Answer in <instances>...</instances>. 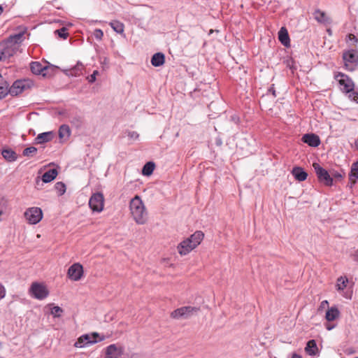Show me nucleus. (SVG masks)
<instances>
[{
    "instance_id": "obj_1",
    "label": "nucleus",
    "mask_w": 358,
    "mask_h": 358,
    "mask_svg": "<svg viewBox=\"0 0 358 358\" xmlns=\"http://www.w3.org/2000/svg\"><path fill=\"white\" fill-rule=\"evenodd\" d=\"M23 36L24 33H18L0 43V61L9 59L17 52L23 41Z\"/></svg>"
},
{
    "instance_id": "obj_2",
    "label": "nucleus",
    "mask_w": 358,
    "mask_h": 358,
    "mask_svg": "<svg viewBox=\"0 0 358 358\" xmlns=\"http://www.w3.org/2000/svg\"><path fill=\"white\" fill-rule=\"evenodd\" d=\"M130 214L137 224L143 225L148 222L147 208L138 195H136L129 202Z\"/></svg>"
},
{
    "instance_id": "obj_3",
    "label": "nucleus",
    "mask_w": 358,
    "mask_h": 358,
    "mask_svg": "<svg viewBox=\"0 0 358 358\" xmlns=\"http://www.w3.org/2000/svg\"><path fill=\"white\" fill-rule=\"evenodd\" d=\"M204 238V234L201 231H196L189 237L182 241L177 246L178 252L181 256L188 255L199 245Z\"/></svg>"
},
{
    "instance_id": "obj_4",
    "label": "nucleus",
    "mask_w": 358,
    "mask_h": 358,
    "mask_svg": "<svg viewBox=\"0 0 358 358\" xmlns=\"http://www.w3.org/2000/svg\"><path fill=\"white\" fill-rule=\"evenodd\" d=\"M104 340L103 336H100L98 333L94 332L91 334H84L81 336L75 343L76 348H83L87 345L94 344L99 341Z\"/></svg>"
},
{
    "instance_id": "obj_5",
    "label": "nucleus",
    "mask_w": 358,
    "mask_h": 358,
    "mask_svg": "<svg viewBox=\"0 0 358 358\" xmlns=\"http://www.w3.org/2000/svg\"><path fill=\"white\" fill-rule=\"evenodd\" d=\"M24 216L29 224H36L43 219V214L40 208L31 207L25 210Z\"/></svg>"
},
{
    "instance_id": "obj_6",
    "label": "nucleus",
    "mask_w": 358,
    "mask_h": 358,
    "mask_svg": "<svg viewBox=\"0 0 358 358\" xmlns=\"http://www.w3.org/2000/svg\"><path fill=\"white\" fill-rule=\"evenodd\" d=\"M313 167L316 173L318 180L327 186H331L333 185V178L329 172L323 169L319 164L313 163Z\"/></svg>"
},
{
    "instance_id": "obj_7",
    "label": "nucleus",
    "mask_w": 358,
    "mask_h": 358,
    "mask_svg": "<svg viewBox=\"0 0 358 358\" xmlns=\"http://www.w3.org/2000/svg\"><path fill=\"white\" fill-rule=\"evenodd\" d=\"M199 308L192 306H183L173 310L171 317L173 319H187L198 311Z\"/></svg>"
},
{
    "instance_id": "obj_8",
    "label": "nucleus",
    "mask_w": 358,
    "mask_h": 358,
    "mask_svg": "<svg viewBox=\"0 0 358 358\" xmlns=\"http://www.w3.org/2000/svg\"><path fill=\"white\" fill-rule=\"evenodd\" d=\"M343 59L344 60L345 69L348 71H353L358 64V53L355 50H349L343 53Z\"/></svg>"
},
{
    "instance_id": "obj_9",
    "label": "nucleus",
    "mask_w": 358,
    "mask_h": 358,
    "mask_svg": "<svg viewBox=\"0 0 358 358\" xmlns=\"http://www.w3.org/2000/svg\"><path fill=\"white\" fill-rule=\"evenodd\" d=\"M335 78L338 80L341 87V90L343 92L350 93L354 90L355 84L348 76L342 73H338Z\"/></svg>"
},
{
    "instance_id": "obj_10",
    "label": "nucleus",
    "mask_w": 358,
    "mask_h": 358,
    "mask_svg": "<svg viewBox=\"0 0 358 358\" xmlns=\"http://www.w3.org/2000/svg\"><path fill=\"white\" fill-rule=\"evenodd\" d=\"M90 208L95 212L100 213L103 210L104 197L101 193H96L92 195L89 200Z\"/></svg>"
},
{
    "instance_id": "obj_11",
    "label": "nucleus",
    "mask_w": 358,
    "mask_h": 358,
    "mask_svg": "<svg viewBox=\"0 0 358 358\" xmlns=\"http://www.w3.org/2000/svg\"><path fill=\"white\" fill-rule=\"evenodd\" d=\"M84 274L83 266L80 263H74L68 269L66 275L73 281L80 280Z\"/></svg>"
},
{
    "instance_id": "obj_12",
    "label": "nucleus",
    "mask_w": 358,
    "mask_h": 358,
    "mask_svg": "<svg viewBox=\"0 0 358 358\" xmlns=\"http://www.w3.org/2000/svg\"><path fill=\"white\" fill-rule=\"evenodd\" d=\"M27 87L26 80H16L9 87V94L12 96H17L21 94Z\"/></svg>"
},
{
    "instance_id": "obj_13",
    "label": "nucleus",
    "mask_w": 358,
    "mask_h": 358,
    "mask_svg": "<svg viewBox=\"0 0 358 358\" xmlns=\"http://www.w3.org/2000/svg\"><path fill=\"white\" fill-rule=\"evenodd\" d=\"M106 353L105 358H118V356L122 353V348H118L116 344H111L106 348Z\"/></svg>"
},
{
    "instance_id": "obj_14",
    "label": "nucleus",
    "mask_w": 358,
    "mask_h": 358,
    "mask_svg": "<svg viewBox=\"0 0 358 358\" xmlns=\"http://www.w3.org/2000/svg\"><path fill=\"white\" fill-rule=\"evenodd\" d=\"M302 141L311 147H317L320 143L319 136L314 134H307L303 135Z\"/></svg>"
},
{
    "instance_id": "obj_15",
    "label": "nucleus",
    "mask_w": 358,
    "mask_h": 358,
    "mask_svg": "<svg viewBox=\"0 0 358 358\" xmlns=\"http://www.w3.org/2000/svg\"><path fill=\"white\" fill-rule=\"evenodd\" d=\"M292 174L299 182L306 180L308 177V173L300 166L294 167L292 170Z\"/></svg>"
},
{
    "instance_id": "obj_16",
    "label": "nucleus",
    "mask_w": 358,
    "mask_h": 358,
    "mask_svg": "<svg viewBox=\"0 0 358 358\" xmlns=\"http://www.w3.org/2000/svg\"><path fill=\"white\" fill-rule=\"evenodd\" d=\"M313 15L315 20H317L319 23L324 24H328L331 23L330 17H329L327 14L321 10H316Z\"/></svg>"
},
{
    "instance_id": "obj_17",
    "label": "nucleus",
    "mask_w": 358,
    "mask_h": 358,
    "mask_svg": "<svg viewBox=\"0 0 358 358\" xmlns=\"http://www.w3.org/2000/svg\"><path fill=\"white\" fill-rule=\"evenodd\" d=\"M278 39L281 43L289 47L290 45V39L287 29L284 27H281L278 32Z\"/></svg>"
},
{
    "instance_id": "obj_18",
    "label": "nucleus",
    "mask_w": 358,
    "mask_h": 358,
    "mask_svg": "<svg viewBox=\"0 0 358 358\" xmlns=\"http://www.w3.org/2000/svg\"><path fill=\"white\" fill-rule=\"evenodd\" d=\"M306 352L310 356H315L318 354V348L316 341L313 339L307 342L305 348Z\"/></svg>"
},
{
    "instance_id": "obj_19",
    "label": "nucleus",
    "mask_w": 358,
    "mask_h": 358,
    "mask_svg": "<svg viewBox=\"0 0 358 358\" xmlns=\"http://www.w3.org/2000/svg\"><path fill=\"white\" fill-rule=\"evenodd\" d=\"M340 315V312L336 306L331 307L328 308V310L326 312L325 315V319L328 322H332L334 321L336 319H337Z\"/></svg>"
},
{
    "instance_id": "obj_20",
    "label": "nucleus",
    "mask_w": 358,
    "mask_h": 358,
    "mask_svg": "<svg viewBox=\"0 0 358 358\" xmlns=\"http://www.w3.org/2000/svg\"><path fill=\"white\" fill-rule=\"evenodd\" d=\"M165 62V56L162 52L154 54L151 58V64L155 67L162 66Z\"/></svg>"
},
{
    "instance_id": "obj_21",
    "label": "nucleus",
    "mask_w": 358,
    "mask_h": 358,
    "mask_svg": "<svg viewBox=\"0 0 358 358\" xmlns=\"http://www.w3.org/2000/svg\"><path fill=\"white\" fill-rule=\"evenodd\" d=\"M54 133L52 131L39 134L36 140L38 143H43L50 141L54 138Z\"/></svg>"
},
{
    "instance_id": "obj_22",
    "label": "nucleus",
    "mask_w": 358,
    "mask_h": 358,
    "mask_svg": "<svg viewBox=\"0 0 358 358\" xmlns=\"http://www.w3.org/2000/svg\"><path fill=\"white\" fill-rule=\"evenodd\" d=\"M57 174L58 172L56 169H50L43 175L42 180L45 183L50 182L57 177Z\"/></svg>"
},
{
    "instance_id": "obj_23",
    "label": "nucleus",
    "mask_w": 358,
    "mask_h": 358,
    "mask_svg": "<svg viewBox=\"0 0 358 358\" xmlns=\"http://www.w3.org/2000/svg\"><path fill=\"white\" fill-rule=\"evenodd\" d=\"M30 69L31 72L36 75H40L43 73V71L45 70L43 65L38 62H33L30 64Z\"/></svg>"
},
{
    "instance_id": "obj_24",
    "label": "nucleus",
    "mask_w": 358,
    "mask_h": 358,
    "mask_svg": "<svg viewBox=\"0 0 358 358\" xmlns=\"http://www.w3.org/2000/svg\"><path fill=\"white\" fill-rule=\"evenodd\" d=\"M3 157L8 162H14L17 159L16 153L10 149H5L1 152Z\"/></svg>"
},
{
    "instance_id": "obj_25",
    "label": "nucleus",
    "mask_w": 358,
    "mask_h": 358,
    "mask_svg": "<svg viewBox=\"0 0 358 358\" xmlns=\"http://www.w3.org/2000/svg\"><path fill=\"white\" fill-rule=\"evenodd\" d=\"M112 29L118 34H123L124 30V25L122 22L118 20H114L109 23Z\"/></svg>"
},
{
    "instance_id": "obj_26",
    "label": "nucleus",
    "mask_w": 358,
    "mask_h": 358,
    "mask_svg": "<svg viewBox=\"0 0 358 358\" xmlns=\"http://www.w3.org/2000/svg\"><path fill=\"white\" fill-rule=\"evenodd\" d=\"M9 93L8 85L3 81L2 76L0 75V99L5 97Z\"/></svg>"
},
{
    "instance_id": "obj_27",
    "label": "nucleus",
    "mask_w": 358,
    "mask_h": 358,
    "mask_svg": "<svg viewBox=\"0 0 358 358\" xmlns=\"http://www.w3.org/2000/svg\"><path fill=\"white\" fill-rule=\"evenodd\" d=\"M71 130L68 125L63 124L59 127V136L61 139L67 138L70 136Z\"/></svg>"
},
{
    "instance_id": "obj_28",
    "label": "nucleus",
    "mask_w": 358,
    "mask_h": 358,
    "mask_svg": "<svg viewBox=\"0 0 358 358\" xmlns=\"http://www.w3.org/2000/svg\"><path fill=\"white\" fill-rule=\"evenodd\" d=\"M155 167V164L152 162H149L144 165L142 170V173L144 176H150L152 173Z\"/></svg>"
},
{
    "instance_id": "obj_29",
    "label": "nucleus",
    "mask_w": 358,
    "mask_h": 358,
    "mask_svg": "<svg viewBox=\"0 0 358 358\" xmlns=\"http://www.w3.org/2000/svg\"><path fill=\"white\" fill-rule=\"evenodd\" d=\"M348 284V280L345 277H339L337 279L336 287L338 290H343L347 288V285Z\"/></svg>"
},
{
    "instance_id": "obj_30",
    "label": "nucleus",
    "mask_w": 358,
    "mask_h": 358,
    "mask_svg": "<svg viewBox=\"0 0 358 358\" xmlns=\"http://www.w3.org/2000/svg\"><path fill=\"white\" fill-rule=\"evenodd\" d=\"M45 285L43 282H34L31 284L29 291H45Z\"/></svg>"
},
{
    "instance_id": "obj_31",
    "label": "nucleus",
    "mask_w": 358,
    "mask_h": 358,
    "mask_svg": "<svg viewBox=\"0 0 358 358\" xmlns=\"http://www.w3.org/2000/svg\"><path fill=\"white\" fill-rule=\"evenodd\" d=\"M36 152H37V148L34 146H31V147L25 148L23 150L22 154L24 156H26V157H33L36 153Z\"/></svg>"
},
{
    "instance_id": "obj_32",
    "label": "nucleus",
    "mask_w": 358,
    "mask_h": 358,
    "mask_svg": "<svg viewBox=\"0 0 358 358\" xmlns=\"http://www.w3.org/2000/svg\"><path fill=\"white\" fill-rule=\"evenodd\" d=\"M55 188L59 195H63L66 192V185L62 182H57L55 185Z\"/></svg>"
},
{
    "instance_id": "obj_33",
    "label": "nucleus",
    "mask_w": 358,
    "mask_h": 358,
    "mask_svg": "<svg viewBox=\"0 0 358 358\" xmlns=\"http://www.w3.org/2000/svg\"><path fill=\"white\" fill-rule=\"evenodd\" d=\"M29 294L32 298L43 300L48 296L49 292H29Z\"/></svg>"
},
{
    "instance_id": "obj_34",
    "label": "nucleus",
    "mask_w": 358,
    "mask_h": 358,
    "mask_svg": "<svg viewBox=\"0 0 358 358\" xmlns=\"http://www.w3.org/2000/svg\"><path fill=\"white\" fill-rule=\"evenodd\" d=\"M62 313V308L57 306H53L50 310V314L52 315L54 317H59Z\"/></svg>"
},
{
    "instance_id": "obj_35",
    "label": "nucleus",
    "mask_w": 358,
    "mask_h": 358,
    "mask_svg": "<svg viewBox=\"0 0 358 358\" xmlns=\"http://www.w3.org/2000/svg\"><path fill=\"white\" fill-rule=\"evenodd\" d=\"M83 64H78L76 66H75L73 69L71 70V74L78 76L82 73V71L83 70Z\"/></svg>"
},
{
    "instance_id": "obj_36",
    "label": "nucleus",
    "mask_w": 358,
    "mask_h": 358,
    "mask_svg": "<svg viewBox=\"0 0 358 358\" xmlns=\"http://www.w3.org/2000/svg\"><path fill=\"white\" fill-rule=\"evenodd\" d=\"M55 33L57 34L60 38L64 39L66 38L69 35L67 33V29L65 27L55 30Z\"/></svg>"
},
{
    "instance_id": "obj_37",
    "label": "nucleus",
    "mask_w": 358,
    "mask_h": 358,
    "mask_svg": "<svg viewBox=\"0 0 358 358\" xmlns=\"http://www.w3.org/2000/svg\"><path fill=\"white\" fill-rule=\"evenodd\" d=\"M345 176V173L343 171L342 172H337V171H332L331 172V176L332 178H334L336 179H342Z\"/></svg>"
},
{
    "instance_id": "obj_38",
    "label": "nucleus",
    "mask_w": 358,
    "mask_h": 358,
    "mask_svg": "<svg viewBox=\"0 0 358 358\" xmlns=\"http://www.w3.org/2000/svg\"><path fill=\"white\" fill-rule=\"evenodd\" d=\"M8 206V201L5 197H2L0 199V208H3L6 210Z\"/></svg>"
},
{
    "instance_id": "obj_39",
    "label": "nucleus",
    "mask_w": 358,
    "mask_h": 358,
    "mask_svg": "<svg viewBox=\"0 0 358 358\" xmlns=\"http://www.w3.org/2000/svg\"><path fill=\"white\" fill-rule=\"evenodd\" d=\"M348 94H349L348 97L351 100L358 103V92H355L353 90L351 92H350Z\"/></svg>"
},
{
    "instance_id": "obj_40",
    "label": "nucleus",
    "mask_w": 358,
    "mask_h": 358,
    "mask_svg": "<svg viewBox=\"0 0 358 358\" xmlns=\"http://www.w3.org/2000/svg\"><path fill=\"white\" fill-rule=\"evenodd\" d=\"M94 36L98 40H101L103 36V32L102 30L96 29L94 31Z\"/></svg>"
},
{
    "instance_id": "obj_41",
    "label": "nucleus",
    "mask_w": 358,
    "mask_h": 358,
    "mask_svg": "<svg viewBox=\"0 0 358 358\" xmlns=\"http://www.w3.org/2000/svg\"><path fill=\"white\" fill-rule=\"evenodd\" d=\"M329 307V302L327 300H324L321 302L320 306H319V308H318V310L319 311H321L323 309L326 308H328Z\"/></svg>"
},
{
    "instance_id": "obj_42",
    "label": "nucleus",
    "mask_w": 358,
    "mask_h": 358,
    "mask_svg": "<svg viewBox=\"0 0 358 358\" xmlns=\"http://www.w3.org/2000/svg\"><path fill=\"white\" fill-rule=\"evenodd\" d=\"M99 73L97 71H94L93 73L90 76L89 78V82L93 83L96 80V75H97Z\"/></svg>"
},
{
    "instance_id": "obj_43",
    "label": "nucleus",
    "mask_w": 358,
    "mask_h": 358,
    "mask_svg": "<svg viewBox=\"0 0 358 358\" xmlns=\"http://www.w3.org/2000/svg\"><path fill=\"white\" fill-rule=\"evenodd\" d=\"M128 136L132 139H137L138 134L136 131L129 132Z\"/></svg>"
},
{
    "instance_id": "obj_44",
    "label": "nucleus",
    "mask_w": 358,
    "mask_h": 358,
    "mask_svg": "<svg viewBox=\"0 0 358 358\" xmlns=\"http://www.w3.org/2000/svg\"><path fill=\"white\" fill-rule=\"evenodd\" d=\"M343 296L347 299H351L352 296V292H343Z\"/></svg>"
},
{
    "instance_id": "obj_45",
    "label": "nucleus",
    "mask_w": 358,
    "mask_h": 358,
    "mask_svg": "<svg viewBox=\"0 0 358 358\" xmlns=\"http://www.w3.org/2000/svg\"><path fill=\"white\" fill-rule=\"evenodd\" d=\"M348 38L350 41H355L356 43L358 42V39L357 38V37L352 34H348Z\"/></svg>"
},
{
    "instance_id": "obj_46",
    "label": "nucleus",
    "mask_w": 358,
    "mask_h": 358,
    "mask_svg": "<svg viewBox=\"0 0 358 358\" xmlns=\"http://www.w3.org/2000/svg\"><path fill=\"white\" fill-rule=\"evenodd\" d=\"M325 327H326V329L328 331H330V330L333 329L335 327V325H331V324H327Z\"/></svg>"
},
{
    "instance_id": "obj_47",
    "label": "nucleus",
    "mask_w": 358,
    "mask_h": 358,
    "mask_svg": "<svg viewBox=\"0 0 358 358\" xmlns=\"http://www.w3.org/2000/svg\"><path fill=\"white\" fill-rule=\"evenodd\" d=\"M292 358H302V357L296 353H294Z\"/></svg>"
},
{
    "instance_id": "obj_48",
    "label": "nucleus",
    "mask_w": 358,
    "mask_h": 358,
    "mask_svg": "<svg viewBox=\"0 0 358 358\" xmlns=\"http://www.w3.org/2000/svg\"><path fill=\"white\" fill-rule=\"evenodd\" d=\"M355 184V183H352V182L350 181V183L348 185V187L350 188V189H352Z\"/></svg>"
},
{
    "instance_id": "obj_49",
    "label": "nucleus",
    "mask_w": 358,
    "mask_h": 358,
    "mask_svg": "<svg viewBox=\"0 0 358 358\" xmlns=\"http://www.w3.org/2000/svg\"><path fill=\"white\" fill-rule=\"evenodd\" d=\"M6 292H0V299L4 298Z\"/></svg>"
},
{
    "instance_id": "obj_50",
    "label": "nucleus",
    "mask_w": 358,
    "mask_h": 358,
    "mask_svg": "<svg viewBox=\"0 0 358 358\" xmlns=\"http://www.w3.org/2000/svg\"><path fill=\"white\" fill-rule=\"evenodd\" d=\"M5 211L6 210L3 208H0V216H1L5 213Z\"/></svg>"
},
{
    "instance_id": "obj_51",
    "label": "nucleus",
    "mask_w": 358,
    "mask_h": 358,
    "mask_svg": "<svg viewBox=\"0 0 358 358\" xmlns=\"http://www.w3.org/2000/svg\"><path fill=\"white\" fill-rule=\"evenodd\" d=\"M3 8L1 6H0V15L3 13Z\"/></svg>"
},
{
    "instance_id": "obj_52",
    "label": "nucleus",
    "mask_w": 358,
    "mask_h": 358,
    "mask_svg": "<svg viewBox=\"0 0 358 358\" xmlns=\"http://www.w3.org/2000/svg\"><path fill=\"white\" fill-rule=\"evenodd\" d=\"M0 291H4V287L0 284Z\"/></svg>"
},
{
    "instance_id": "obj_53",
    "label": "nucleus",
    "mask_w": 358,
    "mask_h": 358,
    "mask_svg": "<svg viewBox=\"0 0 358 358\" xmlns=\"http://www.w3.org/2000/svg\"><path fill=\"white\" fill-rule=\"evenodd\" d=\"M355 146L358 149V139L355 141Z\"/></svg>"
},
{
    "instance_id": "obj_54",
    "label": "nucleus",
    "mask_w": 358,
    "mask_h": 358,
    "mask_svg": "<svg viewBox=\"0 0 358 358\" xmlns=\"http://www.w3.org/2000/svg\"><path fill=\"white\" fill-rule=\"evenodd\" d=\"M0 358H1V357H0Z\"/></svg>"
}]
</instances>
